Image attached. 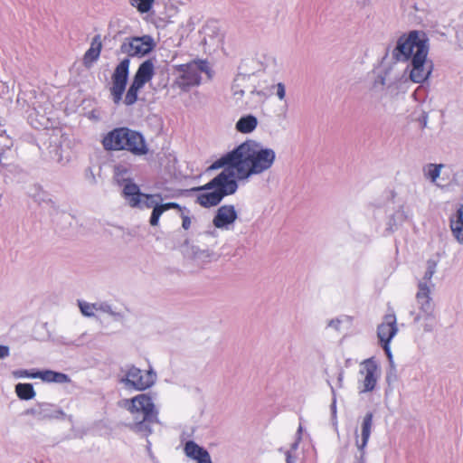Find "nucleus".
Segmentation results:
<instances>
[{
  "label": "nucleus",
  "mask_w": 463,
  "mask_h": 463,
  "mask_svg": "<svg viewBox=\"0 0 463 463\" xmlns=\"http://www.w3.org/2000/svg\"><path fill=\"white\" fill-rule=\"evenodd\" d=\"M276 161L274 149L249 139L232 152L215 161L208 170L218 169L227 165L232 177L239 181L249 180L253 175H260L269 171Z\"/></svg>",
  "instance_id": "obj_1"
},
{
  "label": "nucleus",
  "mask_w": 463,
  "mask_h": 463,
  "mask_svg": "<svg viewBox=\"0 0 463 463\" xmlns=\"http://www.w3.org/2000/svg\"><path fill=\"white\" fill-rule=\"evenodd\" d=\"M429 39L425 33L411 31L402 35L392 50V58L400 61H410L407 64L409 79L414 83H423L431 75L433 65L428 60Z\"/></svg>",
  "instance_id": "obj_2"
},
{
  "label": "nucleus",
  "mask_w": 463,
  "mask_h": 463,
  "mask_svg": "<svg viewBox=\"0 0 463 463\" xmlns=\"http://www.w3.org/2000/svg\"><path fill=\"white\" fill-rule=\"evenodd\" d=\"M121 406L127 411L126 426L136 434L148 438L153 432V425L158 423V411L151 396L140 393L125 399Z\"/></svg>",
  "instance_id": "obj_3"
},
{
  "label": "nucleus",
  "mask_w": 463,
  "mask_h": 463,
  "mask_svg": "<svg viewBox=\"0 0 463 463\" xmlns=\"http://www.w3.org/2000/svg\"><path fill=\"white\" fill-rule=\"evenodd\" d=\"M238 184L232 177V172L224 168L223 171L212 181L203 186L194 188L199 192L196 203L203 207L209 208L217 205L224 196L236 192Z\"/></svg>",
  "instance_id": "obj_4"
},
{
  "label": "nucleus",
  "mask_w": 463,
  "mask_h": 463,
  "mask_svg": "<svg viewBox=\"0 0 463 463\" xmlns=\"http://www.w3.org/2000/svg\"><path fill=\"white\" fill-rule=\"evenodd\" d=\"M178 73L174 85L182 90H188L192 86L199 85L202 73L210 76V68L206 61L197 60L176 67Z\"/></svg>",
  "instance_id": "obj_5"
},
{
  "label": "nucleus",
  "mask_w": 463,
  "mask_h": 463,
  "mask_svg": "<svg viewBox=\"0 0 463 463\" xmlns=\"http://www.w3.org/2000/svg\"><path fill=\"white\" fill-rule=\"evenodd\" d=\"M406 71H409V69L404 68L400 61L384 62L372 83V89L379 91L392 88L405 77Z\"/></svg>",
  "instance_id": "obj_6"
},
{
  "label": "nucleus",
  "mask_w": 463,
  "mask_h": 463,
  "mask_svg": "<svg viewBox=\"0 0 463 463\" xmlns=\"http://www.w3.org/2000/svg\"><path fill=\"white\" fill-rule=\"evenodd\" d=\"M155 74V63L153 60L148 59L143 61L132 80V83L128 90L124 103L126 105H133L137 100V95L139 90L153 78Z\"/></svg>",
  "instance_id": "obj_7"
},
{
  "label": "nucleus",
  "mask_w": 463,
  "mask_h": 463,
  "mask_svg": "<svg viewBox=\"0 0 463 463\" xmlns=\"http://www.w3.org/2000/svg\"><path fill=\"white\" fill-rule=\"evenodd\" d=\"M156 46L154 39L149 35L141 37L126 38L120 45L119 52L128 56H145L149 53Z\"/></svg>",
  "instance_id": "obj_8"
},
{
  "label": "nucleus",
  "mask_w": 463,
  "mask_h": 463,
  "mask_svg": "<svg viewBox=\"0 0 463 463\" xmlns=\"http://www.w3.org/2000/svg\"><path fill=\"white\" fill-rule=\"evenodd\" d=\"M360 392H369L375 389L381 371L373 358L364 360L359 366Z\"/></svg>",
  "instance_id": "obj_9"
},
{
  "label": "nucleus",
  "mask_w": 463,
  "mask_h": 463,
  "mask_svg": "<svg viewBox=\"0 0 463 463\" xmlns=\"http://www.w3.org/2000/svg\"><path fill=\"white\" fill-rule=\"evenodd\" d=\"M397 332L398 326L395 315H386L383 318V321L378 326L377 336L390 362H392V355L389 344L396 335Z\"/></svg>",
  "instance_id": "obj_10"
},
{
  "label": "nucleus",
  "mask_w": 463,
  "mask_h": 463,
  "mask_svg": "<svg viewBox=\"0 0 463 463\" xmlns=\"http://www.w3.org/2000/svg\"><path fill=\"white\" fill-rule=\"evenodd\" d=\"M128 69L129 60L126 58L119 62L112 74V87L110 88V93L115 103H118L122 99L128 81Z\"/></svg>",
  "instance_id": "obj_11"
},
{
  "label": "nucleus",
  "mask_w": 463,
  "mask_h": 463,
  "mask_svg": "<svg viewBox=\"0 0 463 463\" xmlns=\"http://www.w3.org/2000/svg\"><path fill=\"white\" fill-rule=\"evenodd\" d=\"M156 375L152 370L141 371L137 367H131L126 373L123 380L127 385L142 391L152 386L156 382Z\"/></svg>",
  "instance_id": "obj_12"
},
{
  "label": "nucleus",
  "mask_w": 463,
  "mask_h": 463,
  "mask_svg": "<svg viewBox=\"0 0 463 463\" xmlns=\"http://www.w3.org/2000/svg\"><path fill=\"white\" fill-rule=\"evenodd\" d=\"M238 213L232 204H224L218 208L213 219V224L215 228L221 230H230L236 220Z\"/></svg>",
  "instance_id": "obj_13"
},
{
  "label": "nucleus",
  "mask_w": 463,
  "mask_h": 463,
  "mask_svg": "<svg viewBox=\"0 0 463 463\" xmlns=\"http://www.w3.org/2000/svg\"><path fill=\"white\" fill-rule=\"evenodd\" d=\"M80 309L81 313L86 317H93L97 312L108 314L115 318H122L123 315L120 312L116 311L111 305L107 302H80Z\"/></svg>",
  "instance_id": "obj_14"
},
{
  "label": "nucleus",
  "mask_w": 463,
  "mask_h": 463,
  "mask_svg": "<svg viewBox=\"0 0 463 463\" xmlns=\"http://www.w3.org/2000/svg\"><path fill=\"white\" fill-rule=\"evenodd\" d=\"M373 415L372 412H367L363 418L361 424V437L357 435V431H355V446L360 452L361 460H363L364 456L365 454V448L369 441L372 428H373Z\"/></svg>",
  "instance_id": "obj_15"
},
{
  "label": "nucleus",
  "mask_w": 463,
  "mask_h": 463,
  "mask_svg": "<svg viewBox=\"0 0 463 463\" xmlns=\"http://www.w3.org/2000/svg\"><path fill=\"white\" fill-rule=\"evenodd\" d=\"M124 143H126L124 149L134 155L142 156L146 155L148 151L143 136L140 133L128 128L126 132Z\"/></svg>",
  "instance_id": "obj_16"
},
{
  "label": "nucleus",
  "mask_w": 463,
  "mask_h": 463,
  "mask_svg": "<svg viewBox=\"0 0 463 463\" xmlns=\"http://www.w3.org/2000/svg\"><path fill=\"white\" fill-rule=\"evenodd\" d=\"M127 128H116L109 132L102 140V145L106 150H123L126 146L125 137Z\"/></svg>",
  "instance_id": "obj_17"
},
{
  "label": "nucleus",
  "mask_w": 463,
  "mask_h": 463,
  "mask_svg": "<svg viewBox=\"0 0 463 463\" xmlns=\"http://www.w3.org/2000/svg\"><path fill=\"white\" fill-rule=\"evenodd\" d=\"M122 185V195L126 203L131 208H137L144 197V193H141L139 186L131 180H124Z\"/></svg>",
  "instance_id": "obj_18"
},
{
  "label": "nucleus",
  "mask_w": 463,
  "mask_h": 463,
  "mask_svg": "<svg viewBox=\"0 0 463 463\" xmlns=\"http://www.w3.org/2000/svg\"><path fill=\"white\" fill-rule=\"evenodd\" d=\"M430 291L426 284H418V292L416 294L417 303L420 309L426 315L430 316L433 312V305L430 298Z\"/></svg>",
  "instance_id": "obj_19"
},
{
  "label": "nucleus",
  "mask_w": 463,
  "mask_h": 463,
  "mask_svg": "<svg viewBox=\"0 0 463 463\" xmlns=\"http://www.w3.org/2000/svg\"><path fill=\"white\" fill-rule=\"evenodd\" d=\"M449 228L455 241L459 244H463V205L451 215Z\"/></svg>",
  "instance_id": "obj_20"
},
{
  "label": "nucleus",
  "mask_w": 463,
  "mask_h": 463,
  "mask_svg": "<svg viewBox=\"0 0 463 463\" xmlns=\"http://www.w3.org/2000/svg\"><path fill=\"white\" fill-rule=\"evenodd\" d=\"M170 209H177L182 211V207L176 203H162L161 202L158 204H156L152 208L151 216L149 219V224L153 227H156L159 224V219L164 212Z\"/></svg>",
  "instance_id": "obj_21"
},
{
  "label": "nucleus",
  "mask_w": 463,
  "mask_h": 463,
  "mask_svg": "<svg viewBox=\"0 0 463 463\" xmlns=\"http://www.w3.org/2000/svg\"><path fill=\"white\" fill-rule=\"evenodd\" d=\"M408 219V213L405 211L404 206L401 205L398 209L389 217L387 222V230L390 232L396 231L406 220Z\"/></svg>",
  "instance_id": "obj_22"
},
{
  "label": "nucleus",
  "mask_w": 463,
  "mask_h": 463,
  "mask_svg": "<svg viewBox=\"0 0 463 463\" xmlns=\"http://www.w3.org/2000/svg\"><path fill=\"white\" fill-rule=\"evenodd\" d=\"M258 126V119L253 115H247L241 117L235 125V128L238 132L243 134H249L255 130Z\"/></svg>",
  "instance_id": "obj_23"
},
{
  "label": "nucleus",
  "mask_w": 463,
  "mask_h": 463,
  "mask_svg": "<svg viewBox=\"0 0 463 463\" xmlns=\"http://www.w3.org/2000/svg\"><path fill=\"white\" fill-rule=\"evenodd\" d=\"M33 378H40L45 382H53V383H67L69 382V377L61 373H56L53 371L46 370L43 372H34Z\"/></svg>",
  "instance_id": "obj_24"
},
{
  "label": "nucleus",
  "mask_w": 463,
  "mask_h": 463,
  "mask_svg": "<svg viewBox=\"0 0 463 463\" xmlns=\"http://www.w3.org/2000/svg\"><path fill=\"white\" fill-rule=\"evenodd\" d=\"M101 51V43L99 41V37H95L91 43L90 48L86 52L83 62L86 66H90L93 61L98 60Z\"/></svg>",
  "instance_id": "obj_25"
},
{
  "label": "nucleus",
  "mask_w": 463,
  "mask_h": 463,
  "mask_svg": "<svg viewBox=\"0 0 463 463\" xmlns=\"http://www.w3.org/2000/svg\"><path fill=\"white\" fill-rule=\"evenodd\" d=\"M26 413L38 416L40 419H58L64 416L63 411L60 410L51 411L50 409L47 408V405H41L39 410H28Z\"/></svg>",
  "instance_id": "obj_26"
},
{
  "label": "nucleus",
  "mask_w": 463,
  "mask_h": 463,
  "mask_svg": "<svg viewBox=\"0 0 463 463\" xmlns=\"http://www.w3.org/2000/svg\"><path fill=\"white\" fill-rule=\"evenodd\" d=\"M301 432H302V427L299 426V428L298 430L297 439L293 443L290 444V448L286 449H284L282 448L279 449V451H282L285 454L286 463H296V458L293 454L297 450L298 444L301 440Z\"/></svg>",
  "instance_id": "obj_27"
},
{
  "label": "nucleus",
  "mask_w": 463,
  "mask_h": 463,
  "mask_svg": "<svg viewBox=\"0 0 463 463\" xmlns=\"http://www.w3.org/2000/svg\"><path fill=\"white\" fill-rule=\"evenodd\" d=\"M15 392L22 400H31L34 398L35 392L31 383H18L15 386Z\"/></svg>",
  "instance_id": "obj_28"
},
{
  "label": "nucleus",
  "mask_w": 463,
  "mask_h": 463,
  "mask_svg": "<svg viewBox=\"0 0 463 463\" xmlns=\"http://www.w3.org/2000/svg\"><path fill=\"white\" fill-rule=\"evenodd\" d=\"M246 80L244 75H239L234 80L232 85V96L236 104L241 103V99L245 91L241 89L243 81Z\"/></svg>",
  "instance_id": "obj_29"
},
{
  "label": "nucleus",
  "mask_w": 463,
  "mask_h": 463,
  "mask_svg": "<svg viewBox=\"0 0 463 463\" xmlns=\"http://www.w3.org/2000/svg\"><path fill=\"white\" fill-rule=\"evenodd\" d=\"M160 202H162V196L160 194H144V197L140 200L139 205L137 206V208L150 209L153 208L156 204H158Z\"/></svg>",
  "instance_id": "obj_30"
},
{
  "label": "nucleus",
  "mask_w": 463,
  "mask_h": 463,
  "mask_svg": "<svg viewBox=\"0 0 463 463\" xmlns=\"http://www.w3.org/2000/svg\"><path fill=\"white\" fill-rule=\"evenodd\" d=\"M443 165L428 164L423 167L424 176L435 183L440 175V170Z\"/></svg>",
  "instance_id": "obj_31"
},
{
  "label": "nucleus",
  "mask_w": 463,
  "mask_h": 463,
  "mask_svg": "<svg viewBox=\"0 0 463 463\" xmlns=\"http://www.w3.org/2000/svg\"><path fill=\"white\" fill-rule=\"evenodd\" d=\"M436 272V263L433 261H429L427 265L426 271L424 273V276L422 279L419 281V284H426V286L431 289L434 287V284L432 283L431 279L433 275Z\"/></svg>",
  "instance_id": "obj_32"
},
{
  "label": "nucleus",
  "mask_w": 463,
  "mask_h": 463,
  "mask_svg": "<svg viewBox=\"0 0 463 463\" xmlns=\"http://www.w3.org/2000/svg\"><path fill=\"white\" fill-rule=\"evenodd\" d=\"M205 449L200 447L197 443L193 440H189L184 444V451L187 458L194 459Z\"/></svg>",
  "instance_id": "obj_33"
},
{
  "label": "nucleus",
  "mask_w": 463,
  "mask_h": 463,
  "mask_svg": "<svg viewBox=\"0 0 463 463\" xmlns=\"http://www.w3.org/2000/svg\"><path fill=\"white\" fill-rule=\"evenodd\" d=\"M271 89L274 90V94L277 96V98L280 101H284L285 105L282 109L283 117L286 118L287 111H288V103L286 101V86L282 82H279L271 87Z\"/></svg>",
  "instance_id": "obj_34"
},
{
  "label": "nucleus",
  "mask_w": 463,
  "mask_h": 463,
  "mask_svg": "<svg viewBox=\"0 0 463 463\" xmlns=\"http://www.w3.org/2000/svg\"><path fill=\"white\" fill-rule=\"evenodd\" d=\"M156 0H129L131 6L137 9L138 12L144 14L147 13Z\"/></svg>",
  "instance_id": "obj_35"
},
{
  "label": "nucleus",
  "mask_w": 463,
  "mask_h": 463,
  "mask_svg": "<svg viewBox=\"0 0 463 463\" xmlns=\"http://www.w3.org/2000/svg\"><path fill=\"white\" fill-rule=\"evenodd\" d=\"M193 460L196 461V463H213L212 459H211V456L206 449H204L202 453H200Z\"/></svg>",
  "instance_id": "obj_36"
},
{
  "label": "nucleus",
  "mask_w": 463,
  "mask_h": 463,
  "mask_svg": "<svg viewBox=\"0 0 463 463\" xmlns=\"http://www.w3.org/2000/svg\"><path fill=\"white\" fill-rule=\"evenodd\" d=\"M13 374L16 378H33L34 373H31L28 370H17Z\"/></svg>",
  "instance_id": "obj_37"
},
{
  "label": "nucleus",
  "mask_w": 463,
  "mask_h": 463,
  "mask_svg": "<svg viewBox=\"0 0 463 463\" xmlns=\"http://www.w3.org/2000/svg\"><path fill=\"white\" fill-rule=\"evenodd\" d=\"M29 118L31 120V124L34 125V128H41V127H46V123L48 121V119L43 115L41 116L40 119L36 123L33 122V114H30Z\"/></svg>",
  "instance_id": "obj_38"
},
{
  "label": "nucleus",
  "mask_w": 463,
  "mask_h": 463,
  "mask_svg": "<svg viewBox=\"0 0 463 463\" xmlns=\"http://www.w3.org/2000/svg\"><path fill=\"white\" fill-rule=\"evenodd\" d=\"M85 177H86V180L89 182V184H97V177L91 169H88L86 171Z\"/></svg>",
  "instance_id": "obj_39"
},
{
  "label": "nucleus",
  "mask_w": 463,
  "mask_h": 463,
  "mask_svg": "<svg viewBox=\"0 0 463 463\" xmlns=\"http://www.w3.org/2000/svg\"><path fill=\"white\" fill-rule=\"evenodd\" d=\"M180 212H181V217L183 220L182 226L184 230H188L191 226V219L189 216H187L184 213L183 210Z\"/></svg>",
  "instance_id": "obj_40"
},
{
  "label": "nucleus",
  "mask_w": 463,
  "mask_h": 463,
  "mask_svg": "<svg viewBox=\"0 0 463 463\" xmlns=\"http://www.w3.org/2000/svg\"><path fill=\"white\" fill-rule=\"evenodd\" d=\"M341 320L339 318H334V319H330L328 322H327V326L328 327H331V328H334L335 330H339L340 328V326H341Z\"/></svg>",
  "instance_id": "obj_41"
},
{
  "label": "nucleus",
  "mask_w": 463,
  "mask_h": 463,
  "mask_svg": "<svg viewBox=\"0 0 463 463\" xmlns=\"http://www.w3.org/2000/svg\"><path fill=\"white\" fill-rule=\"evenodd\" d=\"M10 354L9 347L6 345H0V359H4Z\"/></svg>",
  "instance_id": "obj_42"
},
{
  "label": "nucleus",
  "mask_w": 463,
  "mask_h": 463,
  "mask_svg": "<svg viewBox=\"0 0 463 463\" xmlns=\"http://www.w3.org/2000/svg\"><path fill=\"white\" fill-rule=\"evenodd\" d=\"M84 336V334H82L78 339L74 340V341H66L64 342V344L66 345H76V346H80L82 345V338Z\"/></svg>",
  "instance_id": "obj_43"
},
{
  "label": "nucleus",
  "mask_w": 463,
  "mask_h": 463,
  "mask_svg": "<svg viewBox=\"0 0 463 463\" xmlns=\"http://www.w3.org/2000/svg\"><path fill=\"white\" fill-rule=\"evenodd\" d=\"M331 410H332L333 418H335V415H336L335 401L333 402V403L331 405Z\"/></svg>",
  "instance_id": "obj_44"
},
{
  "label": "nucleus",
  "mask_w": 463,
  "mask_h": 463,
  "mask_svg": "<svg viewBox=\"0 0 463 463\" xmlns=\"http://www.w3.org/2000/svg\"><path fill=\"white\" fill-rule=\"evenodd\" d=\"M41 202L45 203H47V204H52V205L54 203V202H53L51 198H48L47 200H45V199H41V200H40V203H41Z\"/></svg>",
  "instance_id": "obj_45"
},
{
  "label": "nucleus",
  "mask_w": 463,
  "mask_h": 463,
  "mask_svg": "<svg viewBox=\"0 0 463 463\" xmlns=\"http://www.w3.org/2000/svg\"><path fill=\"white\" fill-rule=\"evenodd\" d=\"M90 118H92V119H95V120H99V118L98 116L95 115V111H91L90 113V116H89Z\"/></svg>",
  "instance_id": "obj_46"
},
{
  "label": "nucleus",
  "mask_w": 463,
  "mask_h": 463,
  "mask_svg": "<svg viewBox=\"0 0 463 463\" xmlns=\"http://www.w3.org/2000/svg\"><path fill=\"white\" fill-rule=\"evenodd\" d=\"M146 449L150 455V457H152V452H151V443L147 440V445H146Z\"/></svg>",
  "instance_id": "obj_47"
},
{
  "label": "nucleus",
  "mask_w": 463,
  "mask_h": 463,
  "mask_svg": "<svg viewBox=\"0 0 463 463\" xmlns=\"http://www.w3.org/2000/svg\"><path fill=\"white\" fill-rule=\"evenodd\" d=\"M6 147H10L12 146V141L7 140V144L5 145Z\"/></svg>",
  "instance_id": "obj_48"
},
{
  "label": "nucleus",
  "mask_w": 463,
  "mask_h": 463,
  "mask_svg": "<svg viewBox=\"0 0 463 463\" xmlns=\"http://www.w3.org/2000/svg\"><path fill=\"white\" fill-rule=\"evenodd\" d=\"M250 93H251V94L255 93V90H251V91H250ZM256 93H257V94H260V92H259V91H256Z\"/></svg>",
  "instance_id": "obj_49"
},
{
  "label": "nucleus",
  "mask_w": 463,
  "mask_h": 463,
  "mask_svg": "<svg viewBox=\"0 0 463 463\" xmlns=\"http://www.w3.org/2000/svg\"><path fill=\"white\" fill-rule=\"evenodd\" d=\"M360 463H364L363 461H361Z\"/></svg>",
  "instance_id": "obj_50"
}]
</instances>
